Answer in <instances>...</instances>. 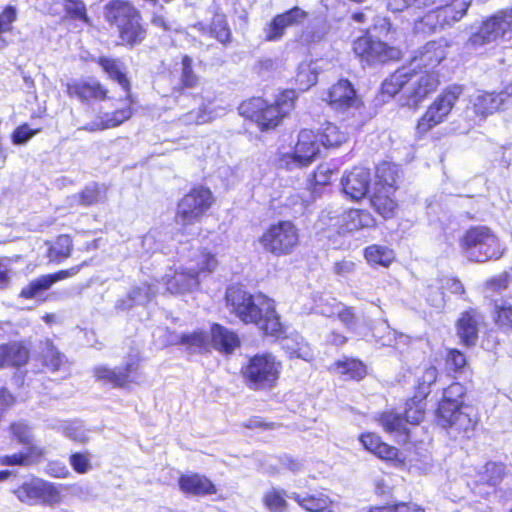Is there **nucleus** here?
<instances>
[{
    "label": "nucleus",
    "instance_id": "f257e3e1",
    "mask_svg": "<svg viewBox=\"0 0 512 512\" xmlns=\"http://www.w3.org/2000/svg\"><path fill=\"white\" fill-rule=\"evenodd\" d=\"M224 303L231 315L245 325L256 326L264 337L274 340L287 337V327L277 311L276 301L266 294H253L235 283L227 286Z\"/></svg>",
    "mask_w": 512,
    "mask_h": 512
},
{
    "label": "nucleus",
    "instance_id": "f03ea898",
    "mask_svg": "<svg viewBox=\"0 0 512 512\" xmlns=\"http://www.w3.org/2000/svg\"><path fill=\"white\" fill-rule=\"evenodd\" d=\"M297 94L293 89H283L272 101L263 96H251L238 105V114L254 124L259 132L276 131L295 109Z\"/></svg>",
    "mask_w": 512,
    "mask_h": 512
},
{
    "label": "nucleus",
    "instance_id": "7ed1b4c3",
    "mask_svg": "<svg viewBox=\"0 0 512 512\" xmlns=\"http://www.w3.org/2000/svg\"><path fill=\"white\" fill-rule=\"evenodd\" d=\"M467 388L458 381L451 382L443 389L435 411V423L444 429L470 438L479 422L477 411L465 403Z\"/></svg>",
    "mask_w": 512,
    "mask_h": 512
},
{
    "label": "nucleus",
    "instance_id": "20e7f679",
    "mask_svg": "<svg viewBox=\"0 0 512 512\" xmlns=\"http://www.w3.org/2000/svg\"><path fill=\"white\" fill-rule=\"evenodd\" d=\"M106 23L115 29V45L133 49L148 37V27L141 11L130 0H110L103 7Z\"/></svg>",
    "mask_w": 512,
    "mask_h": 512
},
{
    "label": "nucleus",
    "instance_id": "39448f33",
    "mask_svg": "<svg viewBox=\"0 0 512 512\" xmlns=\"http://www.w3.org/2000/svg\"><path fill=\"white\" fill-rule=\"evenodd\" d=\"M399 189L397 166L386 161L376 165L368 201L373 212L383 221H391L399 217L401 212Z\"/></svg>",
    "mask_w": 512,
    "mask_h": 512
},
{
    "label": "nucleus",
    "instance_id": "423d86ee",
    "mask_svg": "<svg viewBox=\"0 0 512 512\" xmlns=\"http://www.w3.org/2000/svg\"><path fill=\"white\" fill-rule=\"evenodd\" d=\"M440 85V74L436 70H409L402 66L391 73L381 84V92L393 97L405 90L407 100L419 106Z\"/></svg>",
    "mask_w": 512,
    "mask_h": 512
},
{
    "label": "nucleus",
    "instance_id": "0eeeda50",
    "mask_svg": "<svg viewBox=\"0 0 512 512\" xmlns=\"http://www.w3.org/2000/svg\"><path fill=\"white\" fill-rule=\"evenodd\" d=\"M460 252L471 262L485 263L500 259L505 248L496 232L487 225H471L458 238Z\"/></svg>",
    "mask_w": 512,
    "mask_h": 512
},
{
    "label": "nucleus",
    "instance_id": "6e6552de",
    "mask_svg": "<svg viewBox=\"0 0 512 512\" xmlns=\"http://www.w3.org/2000/svg\"><path fill=\"white\" fill-rule=\"evenodd\" d=\"M282 363L270 352L256 353L248 357L240 368L244 384L252 391L270 390L277 386Z\"/></svg>",
    "mask_w": 512,
    "mask_h": 512
},
{
    "label": "nucleus",
    "instance_id": "1a4fd4ad",
    "mask_svg": "<svg viewBox=\"0 0 512 512\" xmlns=\"http://www.w3.org/2000/svg\"><path fill=\"white\" fill-rule=\"evenodd\" d=\"M216 204V196L204 184L192 185L176 203L174 221L182 229L200 222Z\"/></svg>",
    "mask_w": 512,
    "mask_h": 512
},
{
    "label": "nucleus",
    "instance_id": "9d476101",
    "mask_svg": "<svg viewBox=\"0 0 512 512\" xmlns=\"http://www.w3.org/2000/svg\"><path fill=\"white\" fill-rule=\"evenodd\" d=\"M263 251L274 257L294 254L301 245V230L295 222L281 219L270 223L257 239Z\"/></svg>",
    "mask_w": 512,
    "mask_h": 512
},
{
    "label": "nucleus",
    "instance_id": "9b49d317",
    "mask_svg": "<svg viewBox=\"0 0 512 512\" xmlns=\"http://www.w3.org/2000/svg\"><path fill=\"white\" fill-rule=\"evenodd\" d=\"M469 5L467 0H449L446 4L427 11L414 20L413 34L428 37L452 27L466 15Z\"/></svg>",
    "mask_w": 512,
    "mask_h": 512
},
{
    "label": "nucleus",
    "instance_id": "f8f14e48",
    "mask_svg": "<svg viewBox=\"0 0 512 512\" xmlns=\"http://www.w3.org/2000/svg\"><path fill=\"white\" fill-rule=\"evenodd\" d=\"M9 438L22 445L24 451L0 456L1 466L29 467L41 463L46 456V449L34 441L32 428L24 421H12L8 425Z\"/></svg>",
    "mask_w": 512,
    "mask_h": 512
},
{
    "label": "nucleus",
    "instance_id": "ddd939ff",
    "mask_svg": "<svg viewBox=\"0 0 512 512\" xmlns=\"http://www.w3.org/2000/svg\"><path fill=\"white\" fill-rule=\"evenodd\" d=\"M462 93L463 87L459 84L445 87L418 118L415 125L416 139L425 138L434 128L445 123Z\"/></svg>",
    "mask_w": 512,
    "mask_h": 512
},
{
    "label": "nucleus",
    "instance_id": "4468645a",
    "mask_svg": "<svg viewBox=\"0 0 512 512\" xmlns=\"http://www.w3.org/2000/svg\"><path fill=\"white\" fill-rule=\"evenodd\" d=\"M352 52L360 63L367 66L385 65L402 59L403 53L398 46L391 45L373 35L370 28L352 42Z\"/></svg>",
    "mask_w": 512,
    "mask_h": 512
},
{
    "label": "nucleus",
    "instance_id": "2eb2a0df",
    "mask_svg": "<svg viewBox=\"0 0 512 512\" xmlns=\"http://www.w3.org/2000/svg\"><path fill=\"white\" fill-rule=\"evenodd\" d=\"M65 488L68 486L32 475L13 488L12 494L18 501L29 506H55L63 501L62 489Z\"/></svg>",
    "mask_w": 512,
    "mask_h": 512
},
{
    "label": "nucleus",
    "instance_id": "dca6fc26",
    "mask_svg": "<svg viewBox=\"0 0 512 512\" xmlns=\"http://www.w3.org/2000/svg\"><path fill=\"white\" fill-rule=\"evenodd\" d=\"M498 40H512V7L500 9L486 17L470 35L468 43L476 48Z\"/></svg>",
    "mask_w": 512,
    "mask_h": 512
},
{
    "label": "nucleus",
    "instance_id": "f3484780",
    "mask_svg": "<svg viewBox=\"0 0 512 512\" xmlns=\"http://www.w3.org/2000/svg\"><path fill=\"white\" fill-rule=\"evenodd\" d=\"M65 94L69 99L89 108L112 99L109 87L95 76L69 80L65 84Z\"/></svg>",
    "mask_w": 512,
    "mask_h": 512
},
{
    "label": "nucleus",
    "instance_id": "a211bd4d",
    "mask_svg": "<svg viewBox=\"0 0 512 512\" xmlns=\"http://www.w3.org/2000/svg\"><path fill=\"white\" fill-rule=\"evenodd\" d=\"M142 358L131 355L122 368L99 365L93 368V377L97 382L115 389H130L138 384Z\"/></svg>",
    "mask_w": 512,
    "mask_h": 512
},
{
    "label": "nucleus",
    "instance_id": "6ab92c4d",
    "mask_svg": "<svg viewBox=\"0 0 512 512\" xmlns=\"http://www.w3.org/2000/svg\"><path fill=\"white\" fill-rule=\"evenodd\" d=\"M320 155V143L311 129H301L291 152L282 153L278 161L281 167L306 168L313 164Z\"/></svg>",
    "mask_w": 512,
    "mask_h": 512
},
{
    "label": "nucleus",
    "instance_id": "aec40b11",
    "mask_svg": "<svg viewBox=\"0 0 512 512\" xmlns=\"http://www.w3.org/2000/svg\"><path fill=\"white\" fill-rule=\"evenodd\" d=\"M88 264L89 263L87 261H83L78 265H74L66 269H60L52 273L39 275L38 277L30 280L24 287H22L19 293V297L24 300H46V298H42V295L46 291L50 290L55 283L74 277L83 267L87 266Z\"/></svg>",
    "mask_w": 512,
    "mask_h": 512
},
{
    "label": "nucleus",
    "instance_id": "412c9836",
    "mask_svg": "<svg viewBox=\"0 0 512 512\" xmlns=\"http://www.w3.org/2000/svg\"><path fill=\"white\" fill-rule=\"evenodd\" d=\"M324 101L331 109L338 112L364 107V102L354 85L346 78L339 79L327 89Z\"/></svg>",
    "mask_w": 512,
    "mask_h": 512
},
{
    "label": "nucleus",
    "instance_id": "4be33fe9",
    "mask_svg": "<svg viewBox=\"0 0 512 512\" xmlns=\"http://www.w3.org/2000/svg\"><path fill=\"white\" fill-rule=\"evenodd\" d=\"M358 440L366 451L388 465L398 468L405 466V456L397 447L384 441L378 433L365 431L359 435Z\"/></svg>",
    "mask_w": 512,
    "mask_h": 512
},
{
    "label": "nucleus",
    "instance_id": "5701e85b",
    "mask_svg": "<svg viewBox=\"0 0 512 512\" xmlns=\"http://www.w3.org/2000/svg\"><path fill=\"white\" fill-rule=\"evenodd\" d=\"M484 315L476 307L463 310L455 321L456 334L460 344L466 348L474 347L479 339L480 328L484 325Z\"/></svg>",
    "mask_w": 512,
    "mask_h": 512
},
{
    "label": "nucleus",
    "instance_id": "b1692460",
    "mask_svg": "<svg viewBox=\"0 0 512 512\" xmlns=\"http://www.w3.org/2000/svg\"><path fill=\"white\" fill-rule=\"evenodd\" d=\"M371 177L368 169L354 166L341 178V190L352 202H361L369 195Z\"/></svg>",
    "mask_w": 512,
    "mask_h": 512
},
{
    "label": "nucleus",
    "instance_id": "393cba45",
    "mask_svg": "<svg viewBox=\"0 0 512 512\" xmlns=\"http://www.w3.org/2000/svg\"><path fill=\"white\" fill-rule=\"evenodd\" d=\"M447 43L444 40H431L419 47L410 62L412 68L419 70H435L446 58Z\"/></svg>",
    "mask_w": 512,
    "mask_h": 512
},
{
    "label": "nucleus",
    "instance_id": "a878e982",
    "mask_svg": "<svg viewBox=\"0 0 512 512\" xmlns=\"http://www.w3.org/2000/svg\"><path fill=\"white\" fill-rule=\"evenodd\" d=\"M308 13L298 6H294L280 14L275 15L265 28V41L274 42L280 40L286 29L303 22Z\"/></svg>",
    "mask_w": 512,
    "mask_h": 512
},
{
    "label": "nucleus",
    "instance_id": "bb28decb",
    "mask_svg": "<svg viewBox=\"0 0 512 512\" xmlns=\"http://www.w3.org/2000/svg\"><path fill=\"white\" fill-rule=\"evenodd\" d=\"M120 103L121 106L109 113H105L103 116L99 117V119L93 121L90 124V131H102L116 128L130 120L134 114L132 92L125 93V96L120 99Z\"/></svg>",
    "mask_w": 512,
    "mask_h": 512
},
{
    "label": "nucleus",
    "instance_id": "cd10ccee",
    "mask_svg": "<svg viewBox=\"0 0 512 512\" xmlns=\"http://www.w3.org/2000/svg\"><path fill=\"white\" fill-rule=\"evenodd\" d=\"M177 484L187 497H206L218 492L216 484L208 476L198 472L180 474Z\"/></svg>",
    "mask_w": 512,
    "mask_h": 512
},
{
    "label": "nucleus",
    "instance_id": "c85d7f7f",
    "mask_svg": "<svg viewBox=\"0 0 512 512\" xmlns=\"http://www.w3.org/2000/svg\"><path fill=\"white\" fill-rule=\"evenodd\" d=\"M327 370L339 379L348 382H361L368 376L367 364L357 357L343 356L331 363Z\"/></svg>",
    "mask_w": 512,
    "mask_h": 512
},
{
    "label": "nucleus",
    "instance_id": "c756f323",
    "mask_svg": "<svg viewBox=\"0 0 512 512\" xmlns=\"http://www.w3.org/2000/svg\"><path fill=\"white\" fill-rule=\"evenodd\" d=\"M195 28L204 36L216 40L226 47L232 43L233 34L225 13L215 11L209 23L198 22Z\"/></svg>",
    "mask_w": 512,
    "mask_h": 512
},
{
    "label": "nucleus",
    "instance_id": "7c9ffc66",
    "mask_svg": "<svg viewBox=\"0 0 512 512\" xmlns=\"http://www.w3.org/2000/svg\"><path fill=\"white\" fill-rule=\"evenodd\" d=\"M94 63L109 80L117 83L124 93L132 92V84L126 71V66L121 59L108 55H100L94 59Z\"/></svg>",
    "mask_w": 512,
    "mask_h": 512
},
{
    "label": "nucleus",
    "instance_id": "2f4dec72",
    "mask_svg": "<svg viewBox=\"0 0 512 512\" xmlns=\"http://www.w3.org/2000/svg\"><path fill=\"white\" fill-rule=\"evenodd\" d=\"M209 341L210 347L225 355L232 354L241 345L239 335L219 323L210 325Z\"/></svg>",
    "mask_w": 512,
    "mask_h": 512
},
{
    "label": "nucleus",
    "instance_id": "473e14b6",
    "mask_svg": "<svg viewBox=\"0 0 512 512\" xmlns=\"http://www.w3.org/2000/svg\"><path fill=\"white\" fill-rule=\"evenodd\" d=\"M167 292L173 295L185 294L200 287V281H196L188 268L175 269L171 274L162 278Z\"/></svg>",
    "mask_w": 512,
    "mask_h": 512
},
{
    "label": "nucleus",
    "instance_id": "72a5a7b5",
    "mask_svg": "<svg viewBox=\"0 0 512 512\" xmlns=\"http://www.w3.org/2000/svg\"><path fill=\"white\" fill-rule=\"evenodd\" d=\"M45 258L51 264H62L71 258L74 252V241L69 234H59L45 241Z\"/></svg>",
    "mask_w": 512,
    "mask_h": 512
},
{
    "label": "nucleus",
    "instance_id": "f704fd0d",
    "mask_svg": "<svg viewBox=\"0 0 512 512\" xmlns=\"http://www.w3.org/2000/svg\"><path fill=\"white\" fill-rule=\"evenodd\" d=\"M5 368L20 369L30 360V349L22 340H12L0 344Z\"/></svg>",
    "mask_w": 512,
    "mask_h": 512
},
{
    "label": "nucleus",
    "instance_id": "c9c22d12",
    "mask_svg": "<svg viewBox=\"0 0 512 512\" xmlns=\"http://www.w3.org/2000/svg\"><path fill=\"white\" fill-rule=\"evenodd\" d=\"M378 221L373 213L363 208H350L342 215L341 227L346 232L376 228Z\"/></svg>",
    "mask_w": 512,
    "mask_h": 512
},
{
    "label": "nucleus",
    "instance_id": "e433bc0d",
    "mask_svg": "<svg viewBox=\"0 0 512 512\" xmlns=\"http://www.w3.org/2000/svg\"><path fill=\"white\" fill-rule=\"evenodd\" d=\"M292 499L306 512H333L334 502L325 489L306 495L293 493Z\"/></svg>",
    "mask_w": 512,
    "mask_h": 512
},
{
    "label": "nucleus",
    "instance_id": "4c0bfd02",
    "mask_svg": "<svg viewBox=\"0 0 512 512\" xmlns=\"http://www.w3.org/2000/svg\"><path fill=\"white\" fill-rule=\"evenodd\" d=\"M374 419L387 434L400 435L406 440L410 438L409 426H407L402 414L398 413L395 409L378 412Z\"/></svg>",
    "mask_w": 512,
    "mask_h": 512
},
{
    "label": "nucleus",
    "instance_id": "58836bf2",
    "mask_svg": "<svg viewBox=\"0 0 512 512\" xmlns=\"http://www.w3.org/2000/svg\"><path fill=\"white\" fill-rule=\"evenodd\" d=\"M191 261L193 266L188 269L195 276L196 281L200 282L201 278L213 274L219 266L217 255L205 247L200 248L198 253L191 258Z\"/></svg>",
    "mask_w": 512,
    "mask_h": 512
},
{
    "label": "nucleus",
    "instance_id": "ea45409f",
    "mask_svg": "<svg viewBox=\"0 0 512 512\" xmlns=\"http://www.w3.org/2000/svg\"><path fill=\"white\" fill-rule=\"evenodd\" d=\"M315 134L319 143L327 149L338 148L349 139L346 129L329 121L323 123Z\"/></svg>",
    "mask_w": 512,
    "mask_h": 512
},
{
    "label": "nucleus",
    "instance_id": "a19ab883",
    "mask_svg": "<svg viewBox=\"0 0 512 512\" xmlns=\"http://www.w3.org/2000/svg\"><path fill=\"white\" fill-rule=\"evenodd\" d=\"M504 104L505 99L501 91H485L477 96L473 104V111L478 116L487 117L499 112L504 107Z\"/></svg>",
    "mask_w": 512,
    "mask_h": 512
},
{
    "label": "nucleus",
    "instance_id": "79ce46f5",
    "mask_svg": "<svg viewBox=\"0 0 512 512\" xmlns=\"http://www.w3.org/2000/svg\"><path fill=\"white\" fill-rule=\"evenodd\" d=\"M363 257L371 266L390 267L396 261L394 249L380 244H371L363 249Z\"/></svg>",
    "mask_w": 512,
    "mask_h": 512
},
{
    "label": "nucleus",
    "instance_id": "37998d69",
    "mask_svg": "<svg viewBox=\"0 0 512 512\" xmlns=\"http://www.w3.org/2000/svg\"><path fill=\"white\" fill-rule=\"evenodd\" d=\"M439 375V370L435 365L426 366L421 375L417 377L412 396L420 401H427L432 392V386L437 383Z\"/></svg>",
    "mask_w": 512,
    "mask_h": 512
},
{
    "label": "nucleus",
    "instance_id": "c03bdc74",
    "mask_svg": "<svg viewBox=\"0 0 512 512\" xmlns=\"http://www.w3.org/2000/svg\"><path fill=\"white\" fill-rule=\"evenodd\" d=\"M65 22L79 23L85 26L92 25V18L88 13L87 6L83 0H62L61 2Z\"/></svg>",
    "mask_w": 512,
    "mask_h": 512
},
{
    "label": "nucleus",
    "instance_id": "a18cd8bd",
    "mask_svg": "<svg viewBox=\"0 0 512 512\" xmlns=\"http://www.w3.org/2000/svg\"><path fill=\"white\" fill-rule=\"evenodd\" d=\"M491 319L498 331L511 334L512 303L507 300H494L492 302Z\"/></svg>",
    "mask_w": 512,
    "mask_h": 512
},
{
    "label": "nucleus",
    "instance_id": "49530a36",
    "mask_svg": "<svg viewBox=\"0 0 512 512\" xmlns=\"http://www.w3.org/2000/svg\"><path fill=\"white\" fill-rule=\"evenodd\" d=\"M175 344L183 346L190 353H207L210 351L209 336L204 330L183 333L178 336Z\"/></svg>",
    "mask_w": 512,
    "mask_h": 512
},
{
    "label": "nucleus",
    "instance_id": "de8ad7c7",
    "mask_svg": "<svg viewBox=\"0 0 512 512\" xmlns=\"http://www.w3.org/2000/svg\"><path fill=\"white\" fill-rule=\"evenodd\" d=\"M504 466L495 462H487L480 471L477 472L475 486L496 487L504 478Z\"/></svg>",
    "mask_w": 512,
    "mask_h": 512
},
{
    "label": "nucleus",
    "instance_id": "09e8293b",
    "mask_svg": "<svg viewBox=\"0 0 512 512\" xmlns=\"http://www.w3.org/2000/svg\"><path fill=\"white\" fill-rule=\"evenodd\" d=\"M262 504L269 512H287L289 503L284 489L273 487L262 496Z\"/></svg>",
    "mask_w": 512,
    "mask_h": 512
},
{
    "label": "nucleus",
    "instance_id": "8fccbe9b",
    "mask_svg": "<svg viewBox=\"0 0 512 512\" xmlns=\"http://www.w3.org/2000/svg\"><path fill=\"white\" fill-rule=\"evenodd\" d=\"M17 18V9L13 5L8 4L0 11V49L9 45L6 36L13 33Z\"/></svg>",
    "mask_w": 512,
    "mask_h": 512
},
{
    "label": "nucleus",
    "instance_id": "3c124183",
    "mask_svg": "<svg viewBox=\"0 0 512 512\" xmlns=\"http://www.w3.org/2000/svg\"><path fill=\"white\" fill-rule=\"evenodd\" d=\"M426 401L415 399L414 396L409 397L405 402V408L402 413L407 426H417L425 418Z\"/></svg>",
    "mask_w": 512,
    "mask_h": 512
},
{
    "label": "nucleus",
    "instance_id": "603ef678",
    "mask_svg": "<svg viewBox=\"0 0 512 512\" xmlns=\"http://www.w3.org/2000/svg\"><path fill=\"white\" fill-rule=\"evenodd\" d=\"M106 198L105 188L98 183L85 186L77 194V202L80 206L90 207L101 203Z\"/></svg>",
    "mask_w": 512,
    "mask_h": 512
},
{
    "label": "nucleus",
    "instance_id": "864d4df0",
    "mask_svg": "<svg viewBox=\"0 0 512 512\" xmlns=\"http://www.w3.org/2000/svg\"><path fill=\"white\" fill-rule=\"evenodd\" d=\"M336 170L332 169L327 163H320L310 174L308 183L313 191H317L322 187L328 186L333 181Z\"/></svg>",
    "mask_w": 512,
    "mask_h": 512
},
{
    "label": "nucleus",
    "instance_id": "5fc2aeb1",
    "mask_svg": "<svg viewBox=\"0 0 512 512\" xmlns=\"http://www.w3.org/2000/svg\"><path fill=\"white\" fill-rule=\"evenodd\" d=\"M444 362L447 369L454 374H462L469 368L466 354L458 348H448L445 352Z\"/></svg>",
    "mask_w": 512,
    "mask_h": 512
},
{
    "label": "nucleus",
    "instance_id": "6e6d98bb",
    "mask_svg": "<svg viewBox=\"0 0 512 512\" xmlns=\"http://www.w3.org/2000/svg\"><path fill=\"white\" fill-rule=\"evenodd\" d=\"M41 360L49 371L56 372L64 365L65 357L51 341H47L41 352Z\"/></svg>",
    "mask_w": 512,
    "mask_h": 512
},
{
    "label": "nucleus",
    "instance_id": "4d7b16f0",
    "mask_svg": "<svg viewBox=\"0 0 512 512\" xmlns=\"http://www.w3.org/2000/svg\"><path fill=\"white\" fill-rule=\"evenodd\" d=\"M181 65V77L177 90L184 91L185 89L195 88L198 85L199 78L193 71L192 58L189 55H183L181 57Z\"/></svg>",
    "mask_w": 512,
    "mask_h": 512
},
{
    "label": "nucleus",
    "instance_id": "13d9d810",
    "mask_svg": "<svg viewBox=\"0 0 512 512\" xmlns=\"http://www.w3.org/2000/svg\"><path fill=\"white\" fill-rule=\"evenodd\" d=\"M365 512H425V509L412 501H395L384 505L370 506Z\"/></svg>",
    "mask_w": 512,
    "mask_h": 512
},
{
    "label": "nucleus",
    "instance_id": "bf43d9fd",
    "mask_svg": "<svg viewBox=\"0 0 512 512\" xmlns=\"http://www.w3.org/2000/svg\"><path fill=\"white\" fill-rule=\"evenodd\" d=\"M436 2L437 0H388V8L393 12L420 11L432 7Z\"/></svg>",
    "mask_w": 512,
    "mask_h": 512
},
{
    "label": "nucleus",
    "instance_id": "052dcab7",
    "mask_svg": "<svg viewBox=\"0 0 512 512\" xmlns=\"http://www.w3.org/2000/svg\"><path fill=\"white\" fill-rule=\"evenodd\" d=\"M41 128H31L28 123L18 125L11 133V141L14 145L27 143L35 135L41 132Z\"/></svg>",
    "mask_w": 512,
    "mask_h": 512
},
{
    "label": "nucleus",
    "instance_id": "680f3d73",
    "mask_svg": "<svg viewBox=\"0 0 512 512\" xmlns=\"http://www.w3.org/2000/svg\"><path fill=\"white\" fill-rule=\"evenodd\" d=\"M72 469L78 474H85L91 469L89 452H75L69 456Z\"/></svg>",
    "mask_w": 512,
    "mask_h": 512
},
{
    "label": "nucleus",
    "instance_id": "e2e57ef3",
    "mask_svg": "<svg viewBox=\"0 0 512 512\" xmlns=\"http://www.w3.org/2000/svg\"><path fill=\"white\" fill-rule=\"evenodd\" d=\"M511 281V275L508 272H503L487 279L485 288L493 293H501L509 288Z\"/></svg>",
    "mask_w": 512,
    "mask_h": 512
},
{
    "label": "nucleus",
    "instance_id": "0e129e2a",
    "mask_svg": "<svg viewBox=\"0 0 512 512\" xmlns=\"http://www.w3.org/2000/svg\"><path fill=\"white\" fill-rule=\"evenodd\" d=\"M241 427L248 430L270 431L278 427V424L261 416H252L242 422Z\"/></svg>",
    "mask_w": 512,
    "mask_h": 512
},
{
    "label": "nucleus",
    "instance_id": "69168bd1",
    "mask_svg": "<svg viewBox=\"0 0 512 512\" xmlns=\"http://www.w3.org/2000/svg\"><path fill=\"white\" fill-rule=\"evenodd\" d=\"M17 403V397L6 387H0V422L6 412L12 409Z\"/></svg>",
    "mask_w": 512,
    "mask_h": 512
},
{
    "label": "nucleus",
    "instance_id": "338daca9",
    "mask_svg": "<svg viewBox=\"0 0 512 512\" xmlns=\"http://www.w3.org/2000/svg\"><path fill=\"white\" fill-rule=\"evenodd\" d=\"M46 473L53 478H67L70 475L67 466L58 460L48 462Z\"/></svg>",
    "mask_w": 512,
    "mask_h": 512
},
{
    "label": "nucleus",
    "instance_id": "774afa93",
    "mask_svg": "<svg viewBox=\"0 0 512 512\" xmlns=\"http://www.w3.org/2000/svg\"><path fill=\"white\" fill-rule=\"evenodd\" d=\"M442 288L452 295L462 296L466 289L457 277H447L442 280Z\"/></svg>",
    "mask_w": 512,
    "mask_h": 512
}]
</instances>
